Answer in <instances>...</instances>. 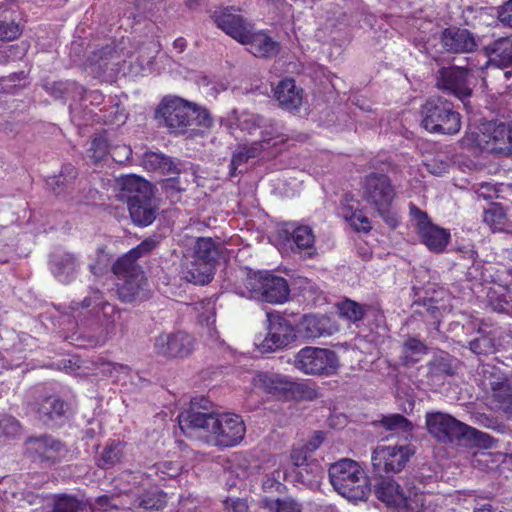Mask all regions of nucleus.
Instances as JSON below:
<instances>
[{
	"mask_svg": "<svg viewBox=\"0 0 512 512\" xmlns=\"http://www.w3.org/2000/svg\"><path fill=\"white\" fill-rule=\"evenodd\" d=\"M179 425L185 429H203L207 432V442L219 448L238 445L245 436L246 426L241 416L233 413H205L193 407L179 416Z\"/></svg>",
	"mask_w": 512,
	"mask_h": 512,
	"instance_id": "nucleus-1",
	"label": "nucleus"
},
{
	"mask_svg": "<svg viewBox=\"0 0 512 512\" xmlns=\"http://www.w3.org/2000/svg\"><path fill=\"white\" fill-rule=\"evenodd\" d=\"M361 196L390 229L399 226L400 217L393 208L397 192L387 174L370 172L365 175L361 183Z\"/></svg>",
	"mask_w": 512,
	"mask_h": 512,
	"instance_id": "nucleus-2",
	"label": "nucleus"
},
{
	"mask_svg": "<svg viewBox=\"0 0 512 512\" xmlns=\"http://www.w3.org/2000/svg\"><path fill=\"white\" fill-rule=\"evenodd\" d=\"M374 494L386 506L407 512H436L437 505L427 499L416 486L404 490L394 479L381 478L374 485Z\"/></svg>",
	"mask_w": 512,
	"mask_h": 512,
	"instance_id": "nucleus-3",
	"label": "nucleus"
},
{
	"mask_svg": "<svg viewBox=\"0 0 512 512\" xmlns=\"http://www.w3.org/2000/svg\"><path fill=\"white\" fill-rule=\"evenodd\" d=\"M23 456L32 464L48 469L72 460L68 444L48 433L27 437L23 443Z\"/></svg>",
	"mask_w": 512,
	"mask_h": 512,
	"instance_id": "nucleus-4",
	"label": "nucleus"
},
{
	"mask_svg": "<svg viewBox=\"0 0 512 512\" xmlns=\"http://www.w3.org/2000/svg\"><path fill=\"white\" fill-rule=\"evenodd\" d=\"M421 125L432 134L454 135L461 129V115L453 102L442 96H431L420 109Z\"/></svg>",
	"mask_w": 512,
	"mask_h": 512,
	"instance_id": "nucleus-5",
	"label": "nucleus"
},
{
	"mask_svg": "<svg viewBox=\"0 0 512 512\" xmlns=\"http://www.w3.org/2000/svg\"><path fill=\"white\" fill-rule=\"evenodd\" d=\"M192 251V260L186 266L184 277L194 284H208L221 256L220 245L210 237H198Z\"/></svg>",
	"mask_w": 512,
	"mask_h": 512,
	"instance_id": "nucleus-6",
	"label": "nucleus"
},
{
	"mask_svg": "<svg viewBox=\"0 0 512 512\" xmlns=\"http://www.w3.org/2000/svg\"><path fill=\"white\" fill-rule=\"evenodd\" d=\"M243 284L252 299L270 304H283L289 299L287 280L269 271L249 273Z\"/></svg>",
	"mask_w": 512,
	"mask_h": 512,
	"instance_id": "nucleus-7",
	"label": "nucleus"
},
{
	"mask_svg": "<svg viewBox=\"0 0 512 512\" xmlns=\"http://www.w3.org/2000/svg\"><path fill=\"white\" fill-rule=\"evenodd\" d=\"M330 483L341 495L359 499L365 495L367 479L362 467L354 460L343 458L328 470Z\"/></svg>",
	"mask_w": 512,
	"mask_h": 512,
	"instance_id": "nucleus-8",
	"label": "nucleus"
},
{
	"mask_svg": "<svg viewBox=\"0 0 512 512\" xmlns=\"http://www.w3.org/2000/svg\"><path fill=\"white\" fill-rule=\"evenodd\" d=\"M292 365L305 375L328 377L337 373L339 359L329 348L305 346L294 355Z\"/></svg>",
	"mask_w": 512,
	"mask_h": 512,
	"instance_id": "nucleus-9",
	"label": "nucleus"
},
{
	"mask_svg": "<svg viewBox=\"0 0 512 512\" xmlns=\"http://www.w3.org/2000/svg\"><path fill=\"white\" fill-rule=\"evenodd\" d=\"M409 214L421 243L433 253L444 252L451 239L450 232L434 224L427 212L412 202L409 203Z\"/></svg>",
	"mask_w": 512,
	"mask_h": 512,
	"instance_id": "nucleus-10",
	"label": "nucleus"
},
{
	"mask_svg": "<svg viewBox=\"0 0 512 512\" xmlns=\"http://www.w3.org/2000/svg\"><path fill=\"white\" fill-rule=\"evenodd\" d=\"M197 113L195 104L180 97H165L160 102L156 117H161L173 133H185Z\"/></svg>",
	"mask_w": 512,
	"mask_h": 512,
	"instance_id": "nucleus-11",
	"label": "nucleus"
},
{
	"mask_svg": "<svg viewBox=\"0 0 512 512\" xmlns=\"http://www.w3.org/2000/svg\"><path fill=\"white\" fill-rule=\"evenodd\" d=\"M194 349L195 338L184 331L160 333L153 343L154 353L168 360L186 358Z\"/></svg>",
	"mask_w": 512,
	"mask_h": 512,
	"instance_id": "nucleus-12",
	"label": "nucleus"
},
{
	"mask_svg": "<svg viewBox=\"0 0 512 512\" xmlns=\"http://www.w3.org/2000/svg\"><path fill=\"white\" fill-rule=\"evenodd\" d=\"M414 454L409 445H378L371 457L373 470L376 473H398L403 470Z\"/></svg>",
	"mask_w": 512,
	"mask_h": 512,
	"instance_id": "nucleus-13",
	"label": "nucleus"
},
{
	"mask_svg": "<svg viewBox=\"0 0 512 512\" xmlns=\"http://www.w3.org/2000/svg\"><path fill=\"white\" fill-rule=\"evenodd\" d=\"M428 432L439 442L452 443L464 439L467 425L454 417L441 413H428L426 415Z\"/></svg>",
	"mask_w": 512,
	"mask_h": 512,
	"instance_id": "nucleus-14",
	"label": "nucleus"
},
{
	"mask_svg": "<svg viewBox=\"0 0 512 512\" xmlns=\"http://www.w3.org/2000/svg\"><path fill=\"white\" fill-rule=\"evenodd\" d=\"M268 334L259 345L262 353H269L289 345L298 336L296 326L281 315L267 314Z\"/></svg>",
	"mask_w": 512,
	"mask_h": 512,
	"instance_id": "nucleus-15",
	"label": "nucleus"
},
{
	"mask_svg": "<svg viewBox=\"0 0 512 512\" xmlns=\"http://www.w3.org/2000/svg\"><path fill=\"white\" fill-rule=\"evenodd\" d=\"M339 331L337 321L326 314H305L296 324L299 338L306 342L322 337H330Z\"/></svg>",
	"mask_w": 512,
	"mask_h": 512,
	"instance_id": "nucleus-16",
	"label": "nucleus"
},
{
	"mask_svg": "<svg viewBox=\"0 0 512 512\" xmlns=\"http://www.w3.org/2000/svg\"><path fill=\"white\" fill-rule=\"evenodd\" d=\"M470 71L471 69L469 68L459 66L442 67L436 74V87L464 101L472 94V90L468 85Z\"/></svg>",
	"mask_w": 512,
	"mask_h": 512,
	"instance_id": "nucleus-17",
	"label": "nucleus"
},
{
	"mask_svg": "<svg viewBox=\"0 0 512 512\" xmlns=\"http://www.w3.org/2000/svg\"><path fill=\"white\" fill-rule=\"evenodd\" d=\"M239 43L245 45L253 56L262 59H272L281 50V43L274 39L267 29L254 30L250 28L243 41Z\"/></svg>",
	"mask_w": 512,
	"mask_h": 512,
	"instance_id": "nucleus-18",
	"label": "nucleus"
},
{
	"mask_svg": "<svg viewBox=\"0 0 512 512\" xmlns=\"http://www.w3.org/2000/svg\"><path fill=\"white\" fill-rule=\"evenodd\" d=\"M440 43L446 52L453 54L474 52L478 47L477 39L471 31L455 26L441 32Z\"/></svg>",
	"mask_w": 512,
	"mask_h": 512,
	"instance_id": "nucleus-19",
	"label": "nucleus"
},
{
	"mask_svg": "<svg viewBox=\"0 0 512 512\" xmlns=\"http://www.w3.org/2000/svg\"><path fill=\"white\" fill-rule=\"evenodd\" d=\"M235 11L234 7L222 8L214 12L213 19L218 28L240 42L253 25Z\"/></svg>",
	"mask_w": 512,
	"mask_h": 512,
	"instance_id": "nucleus-20",
	"label": "nucleus"
},
{
	"mask_svg": "<svg viewBox=\"0 0 512 512\" xmlns=\"http://www.w3.org/2000/svg\"><path fill=\"white\" fill-rule=\"evenodd\" d=\"M279 238L284 246L295 253L312 249L315 243L313 230L307 225L287 224L279 231Z\"/></svg>",
	"mask_w": 512,
	"mask_h": 512,
	"instance_id": "nucleus-21",
	"label": "nucleus"
},
{
	"mask_svg": "<svg viewBox=\"0 0 512 512\" xmlns=\"http://www.w3.org/2000/svg\"><path fill=\"white\" fill-rule=\"evenodd\" d=\"M33 410L40 422L45 426L53 427L64 417L66 403L56 395H49L37 401Z\"/></svg>",
	"mask_w": 512,
	"mask_h": 512,
	"instance_id": "nucleus-22",
	"label": "nucleus"
},
{
	"mask_svg": "<svg viewBox=\"0 0 512 512\" xmlns=\"http://www.w3.org/2000/svg\"><path fill=\"white\" fill-rule=\"evenodd\" d=\"M288 382L289 378L287 376L269 371L257 372L252 379L255 388L279 400H283Z\"/></svg>",
	"mask_w": 512,
	"mask_h": 512,
	"instance_id": "nucleus-23",
	"label": "nucleus"
},
{
	"mask_svg": "<svg viewBox=\"0 0 512 512\" xmlns=\"http://www.w3.org/2000/svg\"><path fill=\"white\" fill-rule=\"evenodd\" d=\"M274 96L281 108L298 111L303 100V89L296 86L293 78H285L277 84Z\"/></svg>",
	"mask_w": 512,
	"mask_h": 512,
	"instance_id": "nucleus-24",
	"label": "nucleus"
},
{
	"mask_svg": "<svg viewBox=\"0 0 512 512\" xmlns=\"http://www.w3.org/2000/svg\"><path fill=\"white\" fill-rule=\"evenodd\" d=\"M147 279L143 274L123 279L117 285V294L122 302H142L150 297Z\"/></svg>",
	"mask_w": 512,
	"mask_h": 512,
	"instance_id": "nucleus-25",
	"label": "nucleus"
},
{
	"mask_svg": "<svg viewBox=\"0 0 512 512\" xmlns=\"http://www.w3.org/2000/svg\"><path fill=\"white\" fill-rule=\"evenodd\" d=\"M130 217L134 224L146 227L155 220L156 208L153 205V194L143 195L140 198H132L126 201Z\"/></svg>",
	"mask_w": 512,
	"mask_h": 512,
	"instance_id": "nucleus-26",
	"label": "nucleus"
},
{
	"mask_svg": "<svg viewBox=\"0 0 512 512\" xmlns=\"http://www.w3.org/2000/svg\"><path fill=\"white\" fill-rule=\"evenodd\" d=\"M484 50L488 57L485 65L495 63L500 68L512 67V34L494 40Z\"/></svg>",
	"mask_w": 512,
	"mask_h": 512,
	"instance_id": "nucleus-27",
	"label": "nucleus"
},
{
	"mask_svg": "<svg viewBox=\"0 0 512 512\" xmlns=\"http://www.w3.org/2000/svg\"><path fill=\"white\" fill-rule=\"evenodd\" d=\"M120 193L122 200L130 201L132 198H140L143 195H152L151 184L143 177L135 174L123 176L119 179Z\"/></svg>",
	"mask_w": 512,
	"mask_h": 512,
	"instance_id": "nucleus-28",
	"label": "nucleus"
},
{
	"mask_svg": "<svg viewBox=\"0 0 512 512\" xmlns=\"http://www.w3.org/2000/svg\"><path fill=\"white\" fill-rule=\"evenodd\" d=\"M339 316L350 324H358L374 309L370 304H362L350 298H344L336 304Z\"/></svg>",
	"mask_w": 512,
	"mask_h": 512,
	"instance_id": "nucleus-29",
	"label": "nucleus"
},
{
	"mask_svg": "<svg viewBox=\"0 0 512 512\" xmlns=\"http://www.w3.org/2000/svg\"><path fill=\"white\" fill-rule=\"evenodd\" d=\"M143 165L148 171L159 172L164 175L179 173L177 165L171 157L162 153L145 152L143 155Z\"/></svg>",
	"mask_w": 512,
	"mask_h": 512,
	"instance_id": "nucleus-30",
	"label": "nucleus"
},
{
	"mask_svg": "<svg viewBox=\"0 0 512 512\" xmlns=\"http://www.w3.org/2000/svg\"><path fill=\"white\" fill-rule=\"evenodd\" d=\"M78 170L72 164H64L58 175L48 177L47 185L56 195L66 193L74 184Z\"/></svg>",
	"mask_w": 512,
	"mask_h": 512,
	"instance_id": "nucleus-31",
	"label": "nucleus"
},
{
	"mask_svg": "<svg viewBox=\"0 0 512 512\" xmlns=\"http://www.w3.org/2000/svg\"><path fill=\"white\" fill-rule=\"evenodd\" d=\"M492 401L495 407L507 418H512V386L504 382L492 384Z\"/></svg>",
	"mask_w": 512,
	"mask_h": 512,
	"instance_id": "nucleus-32",
	"label": "nucleus"
},
{
	"mask_svg": "<svg viewBox=\"0 0 512 512\" xmlns=\"http://www.w3.org/2000/svg\"><path fill=\"white\" fill-rule=\"evenodd\" d=\"M490 141L493 150L504 154H512V124H495L490 133Z\"/></svg>",
	"mask_w": 512,
	"mask_h": 512,
	"instance_id": "nucleus-33",
	"label": "nucleus"
},
{
	"mask_svg": "<svg viewBox=\"0 0 512 512\" xmlns=\"http://www.w3.org/2000/svg\"><path fill=\"white\" fill-rule=\"evenodd\" d=\"M124 447L125 444L121 441L110 440L107 442L97 459V466L107 470L120 463L124 456Z\"/></svg>",
	"mask_w": 512,
	"mask_h": 512,
	"instance_id": "nucleus-34",
	"label": "nucleus"
},
{
	"mask_svg": "<svg viewBox=\"0 0 512 512\" xmlns=\"http://www.w3.org/2000/svg\"><path fill=\"white\" fill-rule=\"evenodd\" d=\"M112 272L122 280L143 274L137 259L130 254V250L113 263Z\"/></svg>",
	"mask_w": 512,
	"mask_h": 512,
	"instance_id": "nucleus-35",
	"label": "nucleus"
},
{
	"mask_svg": "<svg viewBox=\"0 0 512 512\" xmlns=\"http://www.w3.org/2000/svg\"><path fill=\"white\" fill-rule=\"evenodd\" d=\"M428 351L424 342L416 337H408L403 343L400 360L404 366H412L419 361V356Z\"/></svg>",
	"mask_w": 512,
	"mask_h": 512,
	"instance_id": "nucleus-36",
	"label": "nucleus"
},
{
	"mask_svg": "<svg viewBox=\"0 0 512 512\" xmlns=\"http://www.w3.org/2000/svg\"><path fill=\"white\" fill-rule=\"evenodd\" d=\"M318 396L319 392L315 387H312L305 382H295L289 379L283 400L313 401L317 399Z\"/></svg>",
	"mask_w": 512,
	"mask_h": 512,
	"instance_id": "nucleus-37",
	"label": "nucleus"
},
{
	"mask_svg": "<svg viewBox=\"0 0 512 512\" xmlns=\"http://www.w3.org/2000/svg\"><path fill=\"white\" fill-rule=\"evenodd\" d=\"M75 305L77 308L90 309V312L95 316H98L100 312H103L104 315L116 312L115 306L106 301L103 294L98 290L93 291L91 295L85 297L81 302L75 303Z\"/></svg>",
	"mask_w": 512,
	"mask_h": 512,
	"instance_id": "nucleus-38",
	"label": "nucleus"
},
{
	"mask_svg": "<svg viewBox=\"0 0 512 512\" xmlns=\"http://www.w3.org/2000/svg\"><path fill=\"white\" fill-rule=\"evenodd\" d=\"M138 507L145 510H160L167 504V495L162 490L145 491L138 499Z\"/></svg>",
	"mask_w": 512,
	"mask_h": 512,
	"instance_id": "nucleus-39",
	"label": "nucleus"
},
{
	"mask_svg": "<svg viewBox=\"0 0 512 512\" xmlns=\"http://www.w3.org/2000/svg\"><path fill=\"white\" fill-rule=\"evenodd\" d=\"M506 220V213L500 204H492L484 211L483 222L488 225L493 232L504 230Z\"/></svg>",
	"mask_w": 512,
	"mask_h": 512,
	"instance_id": "nucleus-40",
	"label": "nucleus"
},
{
	"mask_svg": "<svg viewBox=\"0 0 512 512\" xmlns=\"http://www.w3.org/2000/svg\"><path fill=\"white\" fill-rule=\"evenodd\" d=\"M264 507L270 512H303L302 505L291 497L266 498Z\"/></svg>",
	"mask_w": 512,
	"mask_h": 512,
	"instance_id": "nucleus-41",
	"label": "nucleus"
},
{
	"mask_svg": "<svg viewBox=\"0 0 512 512\" xmlns=\"http://www.w3.org/2000/svg\"><path fill=\"white\" fill-rule=\"evenodd\" d=\"M380 423L386 430L396 433H407L413 429L412 423L401 414L383 416Z\"/></svg>",
	"mask_w": 512,
	"mask_h": 512,
	"instance_id": "nucleus-42",
	"label": "nucleus"
},
{
	"mask_svg": "<svg viewBox=\"0 0 512 512\" xmlns=\"http://www.w3.org/2000/svg\"><path fill=\"white\" fill-rule=\"evenodd\" d=\"M22 425L18 419L11 415H0V438L12 440L21 435Z\"/></svg>",
	"mask_w": 512,
	"mask_h": 512,
	"instance_id": "nucleus-43",
	"label": "nucleus"
},
{
	"mask_svg": "<svg viewBox=\"0 0 512 512\" xmlns=\"http://www.w3.org/2000/svg\"><path fill=\"white\" fill-rule=\"evenodd\" d=\"M429 373L434 377L454 375V367L448 357H436L428 364Z\"/></svg>",
	"mask_w": 512,
	"mask_h": 512,
	"instance_id": "nucleus-44",
	"label": "nucleus"
},
{
	"mask_svg": "<svg viewBox=\"0 0 512 512\" xmlns=\"http://www.w3.org/2000/svg\"><path fill=\"white\" fill-rule=\"evenodd\" d=\"M360 210V202L356 199L354 194L347 192L342 196L340 201V211L344 220L355 218V213Z\"/></svg>",
	"mask_w": 512,
	"mask_h": 512,
	"instance_id": "nucleus-45",
	"label": "nucleus"
},
{
	"mask_svg": "<svg viewBox=\"0 0 512 512\" xmlns=\"http://www.w3.org/2000/svg\"><path fill=\"white\" fill-rule=\"evenodd\" d=\"M470 350L477 355H488L495 350L494 340L486 335L481 334L469 343Z\"/></svg>",
	"mask_w": 512,
	"mask_h": 512,
	"instance_id": "nucleus-46",
	"label": "nucleus"
},
{
	"mask_svg": "<svg viewBox=\"0 0 512 512\" xmlns=\"http://www.w3.org/2000/svg\"><path fill=\"white\" fill-rule=\"evenodd\" d=\"M90 151L94 162L102 161L110 151V145L106 137L98 136L92 140Z\"/></svg>",
	"mask_w": 512,
	"mask_h": 512,
	"instance_id": "nucleus-47",
	"label": "nucleus"
},
{
	"mask_svg": "<svg viewBox=\"0 0 512 512\" xmlns=\"http://www.w3.org/2000/svg\"><path fill=\"white\" fill-rule=\"evenodd\" d=\"M277 136L278 135H273L272 133H269L267 130H264V131H262V139L260 141L253 142L250 145H244L242 147L248 153V157H250V159L251 158H256L263 151V149H264L263 144L264 143L269 144V142L272 139L276 138Z\"/></svg>",
	"mask_w": 512,
	"mask_h": 512,
	"instance_id": "nucleus-48",
	"label": "nucleus"
},
{
	"mask_svg": "<svg viewBox=\"0 0 512 512\" xmlns=\"http://www.w3.org/2000/svg\"><path fill=\"white\" fill-rule=\"evenodd\" d=\"M21 28L15 21H0V40L13 41L21 35Z\"/></svg>",
	"mask_w": 512,
	"mask_h": 512,
	"instance_id": "nucleus-49",
	"label": "nucleus"
},
{
	"mask_svg": "<svg viewBox=\"0 0 512 512\" xmlns=\"http://www.w3.org/2000/svg\"><path fill=\"white\" fill-rule=\"evenodd\" d=\"M158 245L159 241L155 236L148 237L144 239L136 247L130 249V254H133L135 258L138 260L142 256L150 254L154 249L158 247Z\"/></svg>",
	"mask_w": 512,
	"mask_h": 512,
	"instance_id": "nucleus-50",
	"label": "nucleus"
},
{
	"mask_svg": "<svg viewBox=\"0 0 512 512\" xmlns=\"http://www.w3.org/2000/svg\"><path fill=\"white\" fill-rule=\"evenodd\" d=\"M356 232L369 233L372 230L370 219L364 214L363 209L355 213V218L345 219Z\"/></svg>",
	"mask_w": 512,
	"mask_h": 512,
	"instance_id": "nucleus-51",
	"label": "nucleus"
},
{
	"mask_svg": "<svg viewBox=\"0 0 512 512\" xmlns=\"http://www.w3.org/2000/svg\"><path fill=\"white\" fill-rule=\"evenodd\" d=\"M464 439L472 440L476 445L483 447H489L492 442V437L490 435L468 425Z\"/></svg>",
	"mask_w": 512,
	"mask_h": 512,
	"instance_id": "nucleus-52",
	"label": "nucleus"
},
{
	"mask_svg": "<svg viewBox=\"0 0 512 512\" xmlns=\"http://www.w3.org/2000/svg\"><path fill=\"white\" fill-rule=\"evenodd\" d=\"M163 191L171 198L178 196L185 189L181 186L179 177L164 179L161 183Z\"/></svg>",
	"mask_w": 512,
	"mask_h": 512,
	"instance_id": "nucleus-53",
	"label": "nucleus"
},
{
	"mask_svg": "<svg viewBox=\"0 0 512 512\" xmlns=\"http://www.w3.org/2000/svg\"><path fill=\"white\" fill-rule=\"evenodd\" d=\"M155 468L156 474H162V479H165V475L172 478L178 474V468L174 467L172 462L158 463Z\"/></svg>",
	"mask_w": 512,
	"mask_h": 512,
	"instance_id": "nucleus-54",
	"label": "nucleus"
},
{
	"mask_svg": "<svg viewBox=\"0 0 512 512\" xmlns=\"http://www.w3.org/2000/svg\"><path fill=\"white\" fill-rule=\"evenodd\" d=\"M250 159V157H248V153L244 150L243 147H240L233 155H232V159H231V164H230V167H231V174L233 175L234 174V170L246 163L248 160Z\"/></svg>",
	"mask_w": 512,
	"mask_h": 512,
	"instance_id": "nucleus-55",
	"label": "nucleus"
},
{
	"mask_svg": "<svg viewBox=\"0 0 512 512\" xmlns=\"http://www.w3.org/2000/svg\"><path fill=\"white\" fill-rule=\"evenodd\" d=\"M498 18L503 24L512 27V0H508L499 10Z\"/></svg>",
	"mask_w": 512,
	"mask_h": 512,
	"instance_id": "nucleus-56",
	"label": "nucleus"
},
{
	"mask_svg": "<svg viewBox=\"0 0 512 512\" xmlns=\"http://www.w3.org/2000/svg\"><path fill=\"white\" fill-rule=\"evenodd\" d=\"M307 449L305 447L294 448L291 452V460L297 467L307 464Z\"/></svg>",
	"mask_w": 512,
	"mask_h": 512,
	"instance_id": "nucleus-57",
	"label": "nucleus"
},
{
	"mask_svg": "<svg viewBox=\"0 0 512 512\" xmlns=\"http://www.w3.org/2000/svg\"><path fill=\"white\" fill-rule=\"evenodd\" d=\"M226 508L231 509L233 512H248V505L246 500L236 498L225 501Z\"/></svg>",
	"mask_w": 512,
	"mask_h": 512,
	"instance_id": "nucleus-58",
	"label": "nucleus"
},
{
	"mask_svg": "<svg viewBox=\"0 0 512 512\" xmlns=\"http://www.w3.org/2000/svg\"><path fill=\"white\" fill-rule=\"evenodd\" d=\"M112 108L115 110L113 113H111L109 116H105L104 123L106 124H114L118 121L124 122L122 118V114L119 112L120 105L119 103H115Z\"/></svg>",
	"mask_w": 512,
	"mask_h": 512,
	"instance_id": "nucleus-59",
	"label": "nucleus"
},
{
	"mask_svg": "<svg viewBox=\"0 0 512 512\" xmlns=\"http://www.w3.org/2000/svg\"><path fill=\"white\" fill-rule=\"evenodd\" d=\"M96 504L103 508L105 511L108 509L117 508V506L111 504V497L108 495H101L96 498Z\"/></svg>",
	"mask_w": 512,
	"mask_h": 512,
	"instance_id": "nucleus-60",
	"label": "nucleus"
},
{
	"mask_svg": "<svg viewBox=\"0 0 512 512\" xmlns=\"http://www.w3.org/2000/svg\"><path fill=\"white\" fill-rule=\"evenodd\" d=\"M87 99L93 105H100L104 100V95L99 90H93L86 94Z\"/></svg>",
	"mask_w": 512,
	"mask_h": 512,
	"instance_id": "nucleus-61",
	"label": "nucleus"
},
{
	"mask_svg": "<svg viewBox=\"0 0 512 512\" xmlns=\"http://www.w3.org/2000/svg\"><path fill=\"white\" fill-rule=\"evenodd\" d=\"M173 47L179 52L182 53L187 47V41L184 37H178L173 42Z\"/></svg>",
	"mask_w": 512,
	"mask_h": 512,
	"instance_id": "nucleus-62",
	"label": "nucleus"
},
{
	"mask_svg": "<svg viewBox=\"0 0 512 512\" xmlns=\"http://www.w3.org/2000/svg\"><path fill=\"white\" fill-rule=\"evenodd\" d=\"M474 512H491V506L490 505H484L481 508L475 509Z\"/></svg>",
	"mask_w": 512,
	"mask_h": 512,
	"instance_id": "nucleus-63",
	"label": "nucleus"
},
{
	"mask_svg": "<svg viewBox=\"0 0 512 512\" xmlns=\"http://www.w3.org/2000/svg\"><path fill=\"white\" fill-rule=\"evenodd\" d=\"M122 149L126 153V158H128V156L131 154V149L127 146H123Z\"/></svg>",
	"mask_w": 512,
	"mask_h": 512,
	"instance_id": "nucleus-64",
	"label": "nucleus"
}]
</instances>
